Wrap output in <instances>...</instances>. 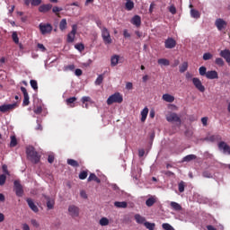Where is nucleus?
I'll list each match as a JSON object with an SVG mask.
<instances>
[{
  "label": "nucleus",
  "mask_w": 230,
  "mask_h": 230,
  "mask_svg": "<svg viewBox=\"0 0 230 230\" xmlns=\"http://www.w3.org/2000/svg\"><path fill=\"white\" fill-rule=\"evenodd\" d=\"M64 71H75V65H67L64 66Z\"/></svg>",
  "instance_id": "nucleus-55"
},
{
  "label": "nucleus",
  "mask_w": 230,
  "mask_h": 230,
  "mask_svg": "<svg viewBox=\"0 0 230 230\" xmlns=\"http://www.w3.org/2000/svg\"><path fill=\"white\" fill-rule=\"evenodd\" d=\"M206 78H208V80H215L218 78V72H217V70L208 71Z\"/></svg>",
  "instance_id": "nucleus-18"
},
{
  "label": "nucleus",
  "mask_w": 230,
  "mask_h": 230,
  "mask_svg": "<svg viewBox=\"0 0 230 230\" xmlns=\"http://www.w3.org/2000/svg\"><path fill=\"white\" fill-rule=\"evenodd\" d=\"M68 213L72 218H76L80 217V208L75 206V205H70L68 207Z\"/></svg>",
  "instance_id": "nucleus-7"
},
{
  "label": "nucleus",
  "mask_w": 230,
  "mask_h": 230,
  "mask_svg": "<svg viewBox=\"0 0 230 230\" xmlns=\"http://www.w3.org/2000/svg\"><path fill=\"white\" fill-rule=\"evenodd\" d=\"M31 224L33 227H36V229H38V227H40V224H39V221H37V219H31Z\"/></svg>",
  "instance_id": "nucleus-53"
},
{
  "label": "nucleus",
  "mask_w": 230,
  "mask_h": 230,
  "mask_svg": "<svg viewBox=\"0 0 230 230\" xmlns=\"http://www.w3.org/2000/svg\"><path fill=\"white\" fill-rule=\"evenodd\" d=\"M14 191L17 197H22L24 195V190L22 189V184L19 180H15L14 182Z\"/></svg>",
  "instance_id": "nucleus-6"
},
{
  "label": "nucleus",
  "mask_w": 230,
  "mask_h": 230,
  "mask_svg": "<svg viewBox=\"0 0 230 230\" xmlns=\"http://www.w3.org/2000/svg\"><path fill=\"white\" fill-rule=\"evenodd\" d=\"M188 71V62H183L181 66H180V73H186Z\"/></svg>",
  "instance_id": "nucleus-40"
},
{
  "label": "nucleus",
  "mask_w": 230,
  "mask_h": 230,
  "mask_svg": "<svg viewBox=\"0 0 230 230\" xmlns=\"http://www.w3.org/2000/svg\"><path fill=\"white\" fill-rule=\"evenodd\" d=\"M78 30V25L74 24L72 25V31L70 33L67 34V42L71 43V42H75V37L76 35V31Z\"/></svg>",
  "instance_id": "nucleus-10"
},
{
  "label": "nucleus",
  "mask_w": 230,
  "mask_h": 230,
  "mask_svg": "<svg viewBox=\"0 0 230 230\" xmlns=\"http://www.w3.org/2000/svg\"><path fill=\"white\" fill-rule=\"evenodd\" d=\"M30 84H31V87H32V89H33L34 91H38V89H39V84H38V83H37L36 80H31Z\"/></svg>",
  "instance_id": "nucleus-45"
},
{
  "label": "nucleus",
  "mask_w": 230,
  "mask_h": 230,
  "mask_svg": "<svg viewBox=\"0 0 230 230\" xmlns=\"http://www.w3.org/2000/svg\"><path fill=\"white\" fill-rule=\"evenodd\" d=\"M158 64L159 66H170V60L166 59V58H160L158 59Z\"/></svg>",
  "instance_id": "nucleus-36"
},
{
  "label": "nucleus",
  "mask_w": 230,
  "mask_h": 230,
  "mask_svg": "<svg viewBox=\"0 0 230 230\" xmlns=\"http://www.w3.org/2000/svg\"><path fill=\"white\" fill-rule=\"evenodd\" d=\"M74 102H76V97H70L68 99H66V105H70L71 107H73V105H71Z\"/></svg>",
  "instance_id": "nucleus-54"
},
{
  "label": "nucleus",
  "mask_w": 230,
  "mask_h": 230,
  "mask_svg": "<svg viewBox=\"0 0 230 230\" xmlns=\"http://www.w3.org/2000/svg\"><path fill=\"white\" fill-rule=\"evenodd\" d=\"M75 48L78 51H84V49H85V46H84V44H82V43H78V44L75 45Z\"/></svg>",
  "instance_id": "nucleus-52"
},
{
  "label": "nucleus",
  "mask_w": 230,
  "mask_h": 230,
  "mask_svg": "<svg viewBox=\"0 0 230 230\" xmlns=\"http://www.w3.org/2000/svg\"><path fill=\"white\" fill-rule=\"evenodd\" d=\"M192 84L199 93H204L206 91V87L202 84V81H200L199 77L192 78Z\"/></svg>",
  "instance_id": "nucleus-8"
},
{
  "label": "nucleus",
  "mask_w": 230,
  "mask_h": 230,
  "mask_svg": "<svg viewBox=\"0 0 230 230\" xmlns=\"http://www.w3.org/2000/svg\"><path fill=\"white\" fill-rule=\"evenodd\" d=\"M26 202H27L30 209H31V211H33V213H39V207H37L35 202H33V199L29 198L26 199Z\"/></svg>",
  "instance_id": "nucleus-15"
},
{
  "label": "nucleus",
  "mask_w": 230,
  "mask_h": 230,
  "mask_svg": "<svg viewBox=\"0 0 230 230\" xmlns=\"http://www.w3.org/2000/svg\"><path fill=\"white\" fill-rule=\"evenodd\" d=\"M125 8L128 12L134 10V1L128 0L125 4Z\"/></svg>",
  "instance_id": "nucleus-30"
},
{
  "label": "nucleus",
  "mask_w": 230,
  "mask_h": 230,
  "mask_svg": "<svg viewBox=\"0 0 230 230\" xmlns=\"http://www.w3.org/2000/svg\"><path fill=\"white\" fill-rule=\"evenodd\" d=\"M87 175H88L87 171H82V172L79 173V179H80L81 181H85V179H87Z\"/></svg>",
  "instance_id": "nucleus-43"
},
{
  "label": "nucleus",
  "mask_w": 230,
  "mask_h": 230,
  "mask_svg": "<svg viewBox=\"0 0 230 230\" xmlns=\"http://www.w3.org/2000/svg\"><path fill=\"white\" fill-rule=\"evenodd\" d=\"M96 25L98 26L99 29H101V31L102 30V28H106L103 26V24L102 23V20H97L96 21Z\"/></svg>",
  "instance_id": "nucleus-61"
},
{
  "label": "nucleus",
  "mask_w": 230,
  "mask_h": 230,
  "mask_svg": "<svg viewBox=\"0 0 230 230\" xmlns=\"http://www.w3.org/2000/svg\"><path fill=\"white\" fill-rule=\"evenodd\" d=\"M12 39L14 44H19V36L17 35V31L13 32Z\"/></svg>",
  "instance_id": "nucleus-44"
},
{
  "label": "nucleus",
  "mask_w": 230,
  "mask_h": 230,
  "mask_svg": "<svg viewBox=\"0 0 230 230\" xmlns=\"http://www.w3.org/2000/svg\"><path fill=\"white\" fill-rule=\"evenodd\" d=\"M144 226H145V227H146V229H148V230H154V229H155V223H150V222H148V221H146V222L144 223Z\"/></svg>",
  "instance_id": "nucleus-34"
},
{
  "label": "nucleus",
  "mask_w": 230,
  "mask_h": 230,
  "mask_svg": "<svg viewBox=\"0 0 230 230\" xmlns=\"http://www.w3.org/2000/svg\"><path fill=\"white\" fill-rule=\"evenodd\" d=\"M215 24L219 31H222L227 26V22L221 18L217 19Z\"/></svg>",
  "instance_id": "nucleus-14"
},
{
  "label": "nucleus",
  "mask_w": 230,
  "mask_h": 230,
  "mask_svg": "<svg viewBox=\"0 0 230 230\" xmlns=\"http://www.w3.org/2000/svg\"><path fill=\"white\" fill-rule=\"evenodd\" d=\"M37 48L41 50L43 53L46 51V47H44V44L38 43Z\"/></svg>",
  "instance_id": "nucleus-59"
},
{
  "label": "nucleus",
  "mask_w": 230,
  "mask_h": 230,
  "mask_svg": "<svg viewBox=\"0 0 230 230\" xmlns=\"http://www.w3.org/2000/svg\"><path fill=\"white\" fill-rule=\"evenodd\" d=\"M201 123H202L203 127H208V117H203L201 119Z\"/></svg>",
  "instance_id": "nucleus-62"
},
{
  "label": "nucleus",
  "mask_w": 230,
  "mask_h": 230,
  "mask_svg": "<svg viewBox=\"0 0 230 230\" xmlns=\"http://www.w3.org/2000/svg\"><path fill=\"white\" fill-rule=\"evenodd\" d=\"M215 64H217V66H219V67H224V59L222 58H217L215 60Z\"/></svg>",
  "instance_id": "nucleus-41"
},
{
  "label": "nucleus",
  "mask_w": 230,
  "mask_h": 230,
  "mask_svg": "<svg viewBox=\"0 0 230 230\" xmlns=\"http://www.w3.org/2000/svg\"><path fill=\"white\" fill-rule=\"evenodd\" d=\"M171 208L174 210V211H181L182 210V207L181 206V204L175 202V201H172L170 203Z\"/></svg>",
  "instance_id": "nucleus-26"
},
{
  "label": "nucleus",
  "mask_w": 230,
  "mask_h": 230,
  "mask_svg": "<svg viewBox=\"0 0 230 230\" xmlns=\"http://www.w3.org/2000/svg\"><path fill=\"white\" fill-rule=\"evenodd\" d=\"M115 208H127L128 204L127 201H115L114 202Z\"/></svg>",
  "instance_id": "nucleus-33"
},
{
  "label": "nucleus",
  "mask_w": 230,
  "mask_h": 230,
  "mask_svg": "<svg viewBox=\"0 0 230 230\" xmlns=\"http://www.w3.org/2000/svg\"><path fill=\"white\" fill-rule=\"evenodd\" d=\"M45 199L47 200L48 209H53V208H55V199L49 198V196H45Z\"/></svg>",
  "instance_id": "nucleus-23"
},
{
  "label": "nucleus",
  "mask_w": 230,
  "mask_h": 230,
  "mask_svg": "<svg viewBox=\"0 0 230 230\" xmlns=\"http://www.w3.org/2000/svg\"><path fill=\"white\" fill-rule=\"evenodd\" d=\"M17 107H19V103L17 102H13V104H3L0 106V112L4 114L5 112H10V111L17 109Z\"/></svg>",
  "instance_id": "nucleus-5"
},
{
  "label": "nucleus",
  "mask_w": 230,
  "mask_h": 230,
  "mask_svg": "<svg viewBox=\"0 0 230 230\" xmlns=\"http://www.w3.org/2000/svg\"><path fill=\"white\" fill-rule=\"evenodd\" d=\"M82 74H83L82 69L80 68L75 69V76H82Z\"/></svg>",
  "instance_id": "nucleus-63"
},
{
  "label": "nucleus",
  "mask_w": 230,
  "mask_h": 230,
  "mask_svg": "<svg viewBox=\"0 0 230 230\" xmlns=\"http://www.w3.org/2000/svg\"><path fill=\"white\" fill-rule=\"evenodd\" d=\"M202 177H205V179H211L213 175L211 172H209V171H205L202 172Z\"/></svg>",
  "instance_id": "nucleus-50"
},
{
  "label": "nucleus",
  "mask_w": 230,
  "mask_h": 230,
  "mask_svg": "<svg viewBox=\"0 0 230 230\" xmlns=\"http://www.w3.org/2000/svg\"><path fill=\"white\" fill-rule=\"evenodd\" d=\"M140 114H141V121L142 123H145L148 116V107H145Z\"/></svg>",
  "instance_id": "nucleus-24"
},
{
  "label": "nucleus",
  "mask_w": 230,
  "mask_h": 230,
  "mask_svg": "<svg viewBox=\"0 0 230 230\" xmlns=\"http://www.w3.org/2000/svg\"><path fill=\"white\" fill-rule=\"evenodd\" d=\"M130 22L137 28H139V26H141V16H139V15L133 16Z\"/></svg>",
  "instance_id": "nucleus-19"
},
{
  "label": "nucleus",
  "mask_w": 230,
  "mask_h": 230,
  "mask_svg": "<svg viewBox=\"0 0 230 230\" xmlns=\"http://www.w3.org/2000/svg\"><path fill=\"white\" fill-rule=\"evenodd\" d=\"M169 12L172 14L175 15V13H177V8H175V5H171L169 7Z\"/></svg>",
  "instance_id": "nucleus-58"
},
{
  "label": "nucleus",
  "mask_w": 230,
  "mask_h": 230,
  "mask_svg": "<svg viewBox=\"0 0 230 230\" xmlns=\"http://www.w3.org/2000/svg\"><path fill=\"white\" fill-rule=\"evenodd\" d=\"M164 46H165L166 49H173V48H175V46H177V41H175V40H173V38H168L164 41Z\"/></svg>",
  "instance_id": "nucleus-13"
},
{
  "label": "nucleus",
  "mask_w": 230,
  "mask_h": 230,
  "mask_svg": "<svg viewBox=\"0 0 230 230\" xmlns=\"http://www.w3.org/2000/svg\"><path fill=\"white\" fill-rule=\"evenodd\" d=\"M199 73L200 76H207V75H208V68H206V66H200L199 68Z\"/></svg>",
  "instance_id": "nucleus-37"
},
{
  "label": "nucleus",
  "mask_w": 230,
  "mask_h": 230,
  "mask_svg": "<svg viewBox=\"0 0 230 230\" xmlns=\"http://www.w3.org/2000/svg\"><path fill=\"white\" fill-rule=\"evenodd\" d=\"M48 162L50 164H53V163H55V156L53 155H49V157H48Z\"/></svg>",
  "instance_id": "nucleus-60"
},
{
  "label": "nucleus",
  "mask_w": 230,
  "mask_h": 230,
  "mask_svg": "<svg viewBox=\"0 0 230 230\" xmlns=\"http://www.w3.org/2000/svg\"><path fill=\"white\" fill-rule=\"evenodd\" d=\"M91 181H94L95 182H97V184H100V182H102V180H100V178H98V176H96V174L94 173H90V176L88 177V182H91Z\"/></svg>",
  "instance_id": "nucleus-29"
},
{
  "label": "nucleus",
  "mask_w": 230,
  "mask_h": 230,
  "mask_svg": "<svg viewBox=\"0 0 230 230\" xmlns=\"http://www.w3.org/2000/svg\"><path fill=\"white\" fill-rule=\"evenodd\" d=\"M190 15L193 19H200V13L195 9L190 10Z\"/></svg>",
  "instance_id": "nucleus-35"
},
{
  "label": "nucleus",
  "mask_w": 230,
  "mask_h": 230,
  "mask_svg": "<svg viewBox=\"0 0 230 230\" xmlns=\"http://www.w3.org/2000/svg\"><path fill=\"white\" fill-rule=\"evenodd\" d=\"M220 57H222V58L226 59V62H227V64H230V50L229 49H224L221 50L219 53Z\"/></svg>",
  "instance_id": "nucleus-17"
},
{
  "label": "nucleus",
  "mask_w": 230,
  "mask_h": 230,
  "mask_svg": "<svg viewBox=\"0 0 230 230\" xmlns=\"http://www.w3.org/2000/svg\"><path fill=\"white\" fill-rule=\"evenodd\" d=\"M184 188H186V183L183 181H180L178 184L180 193H184Z\"/></svg>",
  "instance_id": "nucleus-39"
},
{
  "label": "nucleus",
  "mask_w": 230,
  "mask_h": 230,
  "mask_svg": "<svg viewBox=\"0 0 230 230\" xmlns=\"http://www.w3.org/2000/svg\"><path fill=\"white\" fill-rule=\"evenodd\" d=\"M213 58V55L209 52L203 54V60H211Z\"/></svg>",
  "instance_id": "nucleus-49"
},
{
  "label": "nucleus",
  "mask_w": 230,
  "mask_h": 230,
  "mask_svg": "<svg viewBox=\"0 0 230 230\" xmlns=\"http://www.w3.org/2000/svg\"><path fill=\"white\" fill-rule=\"evenodd\" d=\"M100 226H105L109 224V219L107 217H102L99 221Z\"/></svg>",
  "instance_id": "nucleus-47"
},
{
  "label": "nucleus",
  "mask_w": 230,
  "mask_h": 230,
  "mask_svg": "<svg viewBox=\"0 0 230 230\" xmlns=\"http://www.w3.org/2000/svg\"><path fill=\"white\" fill-rule=\"evenodd\" d=\"M217 146L219 150L223 152V154H227L228 155H230V146L229 145H227V143H226L225 141H221L217 144Z\"/></svg>",
  "instance_id": "nucleus-12"
},
{
  "label": "nucleus",
  "mask_w": 230,
  "mask_h": 230,
  "mask_svg": "<svg viewBox=\"0 0 230 230\" xmlns=\"http://www.w3.org/2000/svg\"><path fill=\"white\" fill-rule=\"evenodd\" d=\"M10 146L11 148L17 146V137L15 136H11Z\"/></svg>",
  "instance_id": "nucleus-38"
},
{
  "label": "nucleus",
  "mask_w": 230,
  "mask_h": 230,
  "mask_svg": "<svg viewBox=\"0 0 230 230\" xmlns=\"http://www.w3.org/2000/svg\"><path fill=\"white\" fill-rule=\"evenodd\" d=\"M40 31L41 35H48L53 31V25L50 23H40L39 25Z\"/></svg>",
  "instance_id": "nucleus-3"
},
{
  "label": "nucleus",
  "mask_w": 230,
  "mask_h": 230,
  "mask_svg": "<svg viewBox=\"0 0 230 230\" xmlns=\"http://www.w3.org/2000/svg\"><path fill=\"white\" fill-rule=\"evenodd\" d=\"M111 64L112 67H116L117 64H119V55H114L111 58Z\"/></svg>",
  "instance_id": "nucleus-25"
},
{
  "label": "nucleus",
  "mask_w": 230,
  "mask_h": 230,
  "mask_svg": "<svg viewBox=\"0 0 230 230\" xmlns=\"http://www.w3.org/2000/svg\"><path fill=\"white\" fill-rule=\"evenodd\" d=\"M35 114H41L42 113V107H38L34 110Z\"/></svg>",
  "instance_id": "nucleus-64"
},
{
  "label": "nucleus",
  "mask_w": 230,
  "mask_h": 230,
  "mask_svg": "<svg viewBox=\"0 0 230 230\" xmlns=\"http://www.w3.org/2000/svg\"><path fill=\"white\" fill-rule=\"evenodd\" d=\"M62 10H64L62 7H58V6H54L52 8V12L53 13H56V15H58L59 12H62Z\"/></svg>",
  "instance_id": "nucleus-51"
},
{
  "label": "nucleus",
  "mask_w": 230,
  "mask_h": 230,
  "mask_svg": "<svg viewBox=\"0 0 230 230\" xmlns=\"http://www.w3.org/2000/svg\"><path fill=\"white\" fill-rule=\"evenodd\" d=\"M162 98L164 102H167V103H173V102H175V97L170 93H164Z\"/></svg>",
  "instance_id": "nucleus-22"
},
{
  "label": "nucleus",
  "mask_w": 230,
  "mask_h": 230,
  "mask_svg": "<svg viewBox=\"0 0 230 230\" xmlns=\"http://www.w3.org/2000/svg\"><path fill=\"white\" fill-rule=\"evenodd\" d=\"M59 30L61 31H64L65 30H67V20L66 18L62 19L59 22Z\"/></svg>",
  "instance_id": "nucleus-28"
},
{
  "label": "nucleus",
  "mask_w": 230,
  "mask_h": 230,
  "mask_svg": "<svg viewBox=\"0 0 230 230\" xmlns=\"http://www.w3.org/2000/svg\"><path fill=\"white\" fill-rule=\"evenodd\" d=\"M205 141H210V143H215V141H222V136L211 135L210 137H207Z\"/></svg>",
  "instance_id": "nucleus-20"
},
{
  "label": "nucleus",
  "mask_w": 230,
  "mask_h": 230,
  "mask_svg": "<svg viewBox=\"0 0 230 230\" xmlns=\"http://www.w3.org/2000/svg\"><path fill=\"white\" fill-rule=\"evenodd\" d=\"M155 202H157V198L155 196H150L146 200V206H147V208H152V206H154V204H155Z\"/></svg>",
  "instance_id": "nucleus-21"
},
{
  "label": "nucleus",
  "mask_w": 230,
  "mask_h": 230,
  "mask_svg": "<svg viewBox=\"0 0 230 230\" xmlns=\"http://www.w3.org/2000/svg\"><path fill=\"white\" fill-rule=\"evenodd\" d=\"M42 4V0H32L31 3V6H39Z\"/></svg>",
  "instance_id": "nucleus-56"
},
{
  "label": "nucleus",
  "mask_w": 230,
  "mask_h": 230,
  "mask_svg": "<svg viewBox=\"0 0 230 230\" xmlns=\"http://www.w3.org/2000/svg\"><path fill=\"white\" fill-rule=\"evenodd\" d=\"M2 170H3L4 173V175H10V172L8 171V165L4 164L2 166Z\"/></svg>",
  "instance_id": "nucleus-57"
},
{
  "label": "nucleus",
  "mask_w": 230,
  "mask_h": 230,
  "mask_svg": "<svg viewBox=\"0 0 230 230\" xmlns=\"http://www.w3.org/2000/svg\"><path fill=\"white\" fill-rule=\"evenodd\" d=\"M107 105H112V103H122L123 95L119 93H115L107 99Z\"/></svg>",
  "instance_id": "nucleus-2"
},
{
  "label": "nucleus",
  "mask_w": 230,
  "mask_h": 230,
  "mask_svg": "<svg viewBox=\"0 0 230 230\" xmlns=\"http://www.w3.org/2000/svg\"><path fill=\"white\" fill-rule=\"evenodd\" d=\"M21 91L23 94L22 105L23 107H27V105H30V95L28 94V90H26L24 86H21Z\"/></svg>",
  "instance_id": "nucleus-11"
},
{
  "label": "nucleus",
  "mask_w": 230,
  "mask_h": 230,
  "mask_svg": "<svg viewBox=\"0 0 230 230\" xmlns=\"http://www.w3.org/2000/svg\"><path fill=\"white\" fill-rule=\"evenodd\" d=\"M26 155L27 159L31 161V163H33V164H39V163H40L41 155L35 150V147L32 146H27Z\"/></svg>",
  "instance_id": "nucleus-1"
},
{
  "label": "nucleus",
  "mask_w": 230,
  "mask_h": 230,
  "mask_svg": "<svg viewBox=\"0 0 230 230\" xmlns=\"http://www.w3.org/2000/svg\"><path fill=\"white\" fill-rule=\"evenodd\" d=\"M103 83V75H99L95 80V85H102Z\"/></svg>",
  "instance_id": "nucleus-42"
},
{
  "label": "nucleus",
  "mask_w": 230,
  "mask_h": 230,
  "mask_svg": "<svg viewBox=\"0 0 230 230\" xmlns=\"http://www.w3.org/2000/svg\"><path fill=\"white\" fill-rule=\"evenodd\" d=\"M51 8H53V4H44L39 7V12H40V13H48V12H49V10H51Z\"/></svg>",
  "instance_id": "nucleus-16"
},
{
  "label": "nucleus",
  "mask_w": 230,
  "mask_h": 230,
  "mask_svg": "<svg viewBox=\"0 0 230 230\" xmlns=\"http://www.w3.org/2000/svg\"><path fill=\"white\" fill-rule=\"evenodd\" d=\"M163 229L164 230H175V228H173V226H172V225L168 224V223H164L162 225Z\"/></svg>",
  "instance_id": "nucleus-46"
},
{
  "label": "nucleus",
  "mask_w": 230,
  "mask_h": 230,
  "mask_svg": "<svg viewBox=\"0 0 230 230\" xmlns=\"http://www.w3.org/2000/svg\"><path fill=\"white\" fill-rule=\"evenodd\" d=\"M197 159V155H189L183 157L182 162L183 163H190V161H195Z\"/></svg>",
  "instance_id": "nucleus-32"
},
{
  "label": "nucleus",
  "mask_w": 230,
  "mask_h": 230,
  "mask_svg": "<svg viewBox=\"0 0 230 230\" xmlns=\"http://www.w3.org/2000/svg\"><path fill=\"white\" fill-rule=\"evenodd\" d=\"M165 118L169 123H173V121H175L176 123H181V117H179V115H177V113L175 112H171L167 114Z\"/></svg>",
  "instance_id": "nucleus-9"
},
{
  "label": "nucleus",
  "mask_w": 230,
  "mask_h": 230,
  "mask_svg": "<svg viewBox=\"0 0 230 230\" xmlns=\"http://www.w3.org/2000/svg\"><path fill=\"white\" fill-rule=\"evenodd\" d=\"M135 220H136L137 224H145V222H146V218H145V217H143L139 214L135 215Z\"/></svg>",
  "instance_id": "nucleus-27"
},
{
  "label": "nucleus",
  "mask_w": 230,
  "mask_h": 230,
  "mask_svg": "<svg viewBox=\"0 0 230 230\" xmlns=\"http://www.w3.org/2000/svg\"><path fill=\"white\" fill-rule=\"evenodd\" d=\"M6 183V174H0V186H4Z\"/></svg>",
  "instance_id": "nucleus-48"
},
{
  "label": "nucleus",
  "mask_w": 230,
  "mask_h": 230,
  "mask_svg": "<svg viewBox=\"0 0 230 230\" xmlns=\"http://www.w3.org/2000/svg\"><path fill=\"white\" fill-rule=\"evenodd\" d=\"M66 163L69 166H73V168H78L80 166V164L75 159H67Z\"/></svg>",
  "instance_id": "nucleus-31"
},
{
  "label": "nucleus",
  "mask_w": 230,
  "mask_h": 230,
  "mask_svg": "<svg viewBox=\"0 0 230 230\" xmlns=\"http://www.w3.org/2000/svg\"><path fill=\"white\" fill-rule=\"evenodd\" d=\"M102 31V40L104 42V44H112V38H111V32L109 31V29L106 28H102V30H101Z\"/></svg>",
  "instance_id": "nucleus-4"
}]
</instances>
